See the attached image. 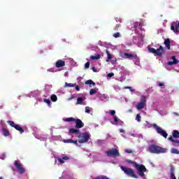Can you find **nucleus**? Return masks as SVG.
Wrapping results in <instances>:
<instances>
[{
  "instance_id": "864d4df0",
  "label": "nucleus",
  "mask_w": 179,
  "mask_h": 179,
  "mask_svg": "<svg viewBox=\"0 0 179 179\" xmlns=\"http://www.w3.org/2000/svg\"><path fill=\"white\" fill-rule=\"evenodd\" d=\"M128 89H129V91H130V92H134V90L132 89L131 87H128Z\"/></svg>"
},
{
  "instance_id": "b1692460",
  "label": "nucleus",
  "mask_w": 179,
  "mask_h": 179,
  "mask_svg": "<svg viewBox=\"0 0 179 179\" xmlns=\"http://www.w3.org/2000/svg\"><path fill=\"white\" fill-rule=\"evenodd\" d=\"M173 138H179V131L177 130H174L172 134Z\"/></svg>"
},
{
  "instance_id": "a18cd8bd",
  "label": "nucleus",
  "mask_w": 179,
  "mask_h": 179,
  "mask_svg": "<svg viewBox=\"0 0 179 179\" xmlns=\"http://www.w3.org/2000/svg\"><path fill=\"white\" fill-rule=\"evenodd\" d=\"M48 72H55V69H54V68H52V69H48Z\"/></svg>"
},
{
  "instance_id": "7ed1b4c3",
  "label": "nucleus",
  "mask_w": 179,
  "mask_h": 179,
  "mask_svg": "<svg viewBox=\"0 0 179 179\" xmlns=\"http://www.w3.org/2000/svg\"><path fill=\"white\" fill-rule=\"evenodd\" d=\"M77 138H78L79 143H86V142H89L90 135H89V133H81Z\"/></svg>"
},
{
  "instance_id": "13d9d810",
  "label": "nucleus",
  "mask_w": 179,
  "mask_h": 179,
  "mask_svg": "<svg viewBox=\"0 0 179 179\" xmlns=\"http://www.w3.org/2000/svg\"><path fill=\"white\" fill-rule=\"evenodd\" d=\"M0 179H3V178L1 176V177H0Z\"/></svg>"
},
{
  "instance_id": "4d7b16f0",
  "label": "nucleus",
  "mask_w": 179,
  "mask_h": 179,
  "mask_svg": "<svg viewBox=\"0 0 179 179\" xmlns=\"http://www.w3.org/2000/svg\"><path fill=\"white\" fill-rule=\"evenodd\" d=\"M175 115H178V113H174Z\"/></svg>"
},
{
  "instance_id": "f704fd0d",
  "label": "nucleus",
  "mask_w": 179,
  "mask_h": 179,
  "mask_svg": "<svg viewBox=\"0 0 179 179\" xmlns=\"http://www.w3.org/2000/svg\"><path fill=\"white\" fill-rule=\"evenodd\" d=\"M96 93H97V91L96 90H94V89H92L90 91V94L91 96H93V94H96Z\"/></svg>"
},
{
  "instance_id": "6e6552de",
  "label": "nucleus",
  "mask_w": 179,
  "mask_h": 179,
  "mask_svg": "<svg viewBox=\"0 0 179 179\" xmlns=\"http://www.w3.org/2000/svg\"><path fill=\"white\" fill-rule=\"evenodd\" d=\"M154 127H155V129L157 134H159V135H162V136H163L164 138H167V136H169V134H167V132L163 130L162 127L157 126V124H154Z\"/></svg>"
},
{
  "instance_id": "a211bd4d",
  "label": "nucleus",
  "mask_w": 179,
  "mask_h": 179,
  "mask_svg": "<svg viewBox=\"0 0 179 179\" xmlns=\"http://www.w3.org/2000/svg\"><path fill=\"white\" fill-rule=\"evenodd\" d=\"M14 128L17 131H19L20 134H23V132H24V129H23V128H22V127H20L19 124H16Z\"/></svg>"
},
{
  "instance_id": "f8f14e48",
  "label": "nucleus",
  "mask_w": 179,
  "mask_h": 179,
  "mask_svg": "<svg viewBox=\"0 0 179 179\" xmlns=\"http://www.w3.org/2000/svg\"><path fill=\"white\" fill-rule=\"evenodd\" d=\"M56 68H62L65 66V61L59 59L55 63Z\"/></svg>"
},
{
  "instance_id": "09e8293b",
  "label": "nucleus",
  "mask_w": 179,
  "mask_h": 179,
  "mask_svg": "<svg viewBox=\"0 0 179 179\" xmlns=\"http://www.w3.org/2000/svg\"><path fill=\"white\" fill-rule=\"evenodd\" d=\"M138 22H134V29H136V27H138Z\"/></svg>"
},
{
  "instance_id": "8fccbe9b",
  "label": "nucleus",
  "mask_w": 179,
  "mask_h": 179,
  "mask_svg": "<svg viewBox=\"0 0 179 179\" xmlns=\"http://www.w3.org/2000/svg\"><path fill=\"white\" fill-rule=\"evenodd\" d=\"M76 90L77 92H79V90H80V88L79 87V85H76Z\"/></svg>"
},
{
  "instance_id": "72a5a7b5",
  "label": "nucleus",
  "mask_w": 179,
  "mask_h": 179,
  "mask_svg": "<svg viewBox=\"0 0 179 179\" xmlns=\"http://www.w3.org/2000/svg\"><path fill=\"white\" fill-rule=\"evenodd\" d=\"M7 122H8V124H9V125H10V127H12L13 128H15V126L16 125V124H15V122H13V121H12V120H8Z\"/></svg>"
},
{
  "instance_id": "c756f323",
  "label": "nucleus",
  "mask_w": 179,
  "mask_h": 179,
  "mask_svg": "<svg viewBox=\"0 0 179 179\" xmlns=\"http://www.w3.org/2000/svg\"><path fill=\"white\" fill-rule=\"evenodd\" d=\"M50 100H52V101H53V102H55V101H57V100H58V97H57V95L52 94L50 96Z\"/></svg>"
},
{
  "instance_id": "a19ab883",
  "label": "nucleus",
  "mask_w": 179,
  "mask_h": 179,
  "mask_svg": "<svg viewBox=\"0 0 179 179\" xmlns=\"http://www.w3.org/2000/svg\"><path fill=\"white\" fill-rule=\"evenodd\" d=\"M90 66V62H87V63H85V69H89Z\"/></svg>"
},
{
  "instance_id": "6ab92c4d",
  "label": "nucleus",
  "mask_w": 179,
  "mask_h": 179,
  "mask_svg": "<svg viewBox=\"0 0 179 179\" xmlns=\"http://www.w3.org/2000/svg\"><path fill=\"white\" fill-rule=\"evenodd\" d=\"M1 131L4 136H9L10 135L9 130H8L6 128H3Z\"/></svg>"
},
{
  "instance_id": "412c9836",
  "label": "nucleus",
  "mask_w": 179,
  "mask_h": 179,
  "mask_svg": "<svg viewBox=\"0 0 179 179\" xmlns=\"http://www.w3.org/2000/svg\"><path fill=\"white\" fill-rule=\"evenodd\" d=\"M106 55H107V59H106V62H109L110 59H113V55H111L110 54V51H108V50H106Z\"/></svg>"
},
{
  "instance_id": "3c124183",
  "label": "nucleus",
  "mask_w": 179,
  "mask_h": 179,
  "mask_svg": "<svg viewBox=\"0 0 179 179\" xmlns=\"http://www.w3.org/2000/svg\"><path fill=\"white\" fill-rule=\"evenodd\" d=\"M93 72H97V69H96V67H92Z\"/></svg>"
},
{
  "instance_id": "603ef678",
  "label": "nucleus",
  "mask_w": 179,
  "mask_h": 179,
  "mask_svg": "<svg viewBox=\"0 0 179 179\" xmlns=\"http://www.w3.org/2000/svg\"><path fill=\"white\" fill-rule=\"evenodd\" d=\"M159 87H162V86H164V84H163L162 83H159Z\"/></svg>"
},
{
  "instance_id": "f03ea898",
  "label": "nucleus",
  "mask_w": 179,
  "mask_h": 179,
  "mask_svg": "<svg viewBox=\"0 0 179 179\" xmlns=\"http://www.w3.org/2000/svg\"><path fill=\"white\" fill-rule=\"evenodd\" d=\"M120 169L122 171H124L126 176H128V177H131L132 178H138V176L135 174L134 169L131 168H127L125 166H120Z\"/></svg>"
},
{
  "instance_id": "c03bdc74",
  "label": "nucleus",
  "mask_w": 179,
  "mask_h": 179,
  "mask_svg": "<svg viewBox=\"0 0 179 179\" xmlns=\"http://www.w3.org/2000/svg\"><path fill=\"white\" fill-rule=\"evenodd\" d=\"M125 152L126 153H132V150H131V149H126L125 150Z\"/></svg>"
},
{
  "instance_id": "4be33fe9",
  "label": "nucleus",
  "mask_w": 179,
  "mask_h": 179,
  "mask_svg": "<svg viewBox=\"0 0 179 179\" xmlns=\"http://www.w3.org/2000/svg\"><path fill=\"white\" fill-rule=\"evenodd\" d=\"M127 163H129V164H133L134 167H136L138 163L135 161H132L131 159H127L126 160Z\"/></svg>"
},
{
  "instance_id": "c85d7f7f",
  "label": "nucleus",
  "mask_w": 179,
  "mask_h": 179,
  "mask_svg": "<svg viewBox=\"0 0 179 179\" xmlns=\"http://www.w3.org/2000/svg\"><path fill=\"white\" fill-rule=\"evenodd\" d=\"M121 27V24H117L113 29V31H118V29Z\"/></svg>"
},
{
  "instance_id": "6e6d98bb",
  "label": "nucleus",
  "mask_w": 179,
  "mask_h": 179,
  "mask_svg": "<svg viewBox=\"0 0 179 179\" xmlns=\"http://www.w3.org/2000/svg\"><path fill=\"white\" fill-rule=\"evenodd\" d=\"M73 99H75V96H71V97L69 98V100H73Z\"/></svg>"
},
{
  "instance_id": "680f3d73",
  "label": "nucleus",
  "mask_w": 179,
  "mask_h": 179,
  "mask_svg": "<svg viewBox=\"0 0 179 179\" xmlns=\"http://www.w3.org/2000/svg\"><path fill=\"white\" fill-rule=\"evenodd\" d=\"M178 179H179V177H178Z\"/></svg>"
},
{
  "instance_id": "0eeeda50",
  "label": "nucleus",
  "mask_w": 179,
  "mask_h": 179,
  "mask_svg": "<svg viewBox=\"0 0 179 179\" xmlns=\"http://www.w3.org/2000/svg\"><path fill=\"white\" fill-rule=\"evenodd\" d=\"M137 110H142L146 107V96L143 95L141 99V101L136 105Z\"/></svg>"
},
{
  "instance_id": "2f4dec72",
  "label": "nucleus",
  "mask_w": 179,
  "mask_h": 179,
  "mask_svg": "<svg viewBox=\"0 0 179 179\" xmlns=\"http://www.w3.org/2000/svg\"><path fill=\"white\" fill-rule=\"evenodd\" d=\"M148 52H151V54H156L157 55V50L153 48H149Z\"/></svg>"
},
{
  "instance_id": "9b49d317",
  "label": "nucleus",
  "mask_w": 179,
  "mask_h": 179,
  "mask_svg": "<svg viewBox=\"0 0 179 179\" xmlns=\"http://www.w3.org/2000/svg\"><path fill=\"white\" fill-rule=\"evenodd\" d=\"M166 53V50H164V48L163 46L160 45L158 49H157V55L158 57H162L163 54Z\"/></svg>"
},
{
  "instance_id": "f3484780",
  "label": "nucleus",
  "mask_w": 179,
  "mask_h": 179,
  "mask_svg": "<svg viewBox=\"0 0 179 179\" xmlns=\"http://www.w3.org/2000/svg\"><path fill=\"white\" fill-rule=\"evenodd\" d=\"M80 131L78 129L71 128L69 130V134L71 135V134H79Z\"/></svg>"
},
{
  "instance_id": "a878e982",
  "label": "nucleus",
  "mask_w": 179,
  "mask_h": 179,
  "mask_svg": "<svg viewBox=\"0 0 179 179\" xmlns=\"http://www.w3.org/2000/svg\"><path fill=\"white\" fill-rule=\"evenodd\" d=\"M85 85H92L94 86H96V83L93 82V80H88L85 81Z\"/></svg>"
},
{
  "instance_id": "cd10ccee",
  "label": "nucleus",
  "mask_w": 179,
  "mask_h": 179,
  "mask_svg": "<svg viewBox=\"0 0 179 179\" xmlns=\"http://www.w3.org/2000/svg\"><path fill=\"white\" fill-rule=\"evenodd\" d=\"M100 55H96L95 56H91L90 59H92V61H94L96 59H100Z\"/></svg>"
},
{
  "instance_id": "4468645a",
  "label": "nucleus",
  "mask_w": 179,
  "mask_h": 179,
  "mask_svg": "<svg viewBox=\"0 0 179 179\" xmlns=\"http://www.w3.org/2000/svg\"><path fill=\"white\" fill-rule=\"evenodd\" d=\"M169 141H171V142H173L172 145L175 146L176 148H177V146H179V141L174 140V138H173V136H170L169 137Z\"/></svg>"
},
{
  "instance_id": "37998d69",
  "label": "nucleus",
  "mask_w": 179,
  "mask_h": 179,
  "mask_svg": "<svg viewBox=\"0 0 179 179\" xmlns=\"http://www.w3.org/2000/svg\"><path fill=\"white\" fill-rule=\"evenodd\" d=\"M63 160H69L71 158L67 156H62Z\"/></svg>"
},
{
  "instance_id": "c9c22d12",
  "label": "nucleus",
  "mask_w": 179,
  "mask_h": 179,
  "mask_svg": "<svg viewBox=\"0 0 179 179\" xmlns=\"http://www.w3.org/2000/svg\"><path fill=\"white\" fill-rule=\"evenodd\" d=\"M113 37H115V38H118L119 37H121V34L120 32H117L113 34Z\"/></svg>"
},
{
  "instance_id": "052dcab7",
  "label": "nucleus",
  "mask_w": 179,
  "mask_h": 179,
  "mask_svg": "<svg viewBox=\"0 0 179 179\" xmlns=\"http://www.w3.org/2000/svg\"><path fill=\"white\" fill-rule=\"evenodd\" d=\"M3 156L5 157V154H3Z\"/></svg>"
},
{
  "instance_id": "ddd939ff",
  "label": "nucleus",
  "mask_w": 179,
  "mask_h": 179,
  "mask_svg": "<svg viewBox=\"0 0 179 179\" xmlns=\"http://www.w3.org/2000/svg\"><path fill=\"white\" fill-rule=\"evenodd\" d=\"M170 178L171 179H177L176 178V175L174 174V171H175V169H174V166L171 165L170 166Z\"/></svg>"
},
{
  "instance_id": "de8ad7c7",
  "label": "nucleus",
  "mask_w": 179,
  "mask_h": 179,
  "mask_svg": "<svg viewBox=\"0 0 179 179\" xmlns=\"http://www.w3.org/2000/svg\"><path fill=\"white\" fill-rule=\"evenodd\" d=\"M113 76H114L113 73H110L108 74V78H113Z\"/></svg>"
},
{
  "instance_id": "58836bf2",
  "label": "nucleus",
  "mask_w": 179,
  "mask_h": 179,
  "mask_svg": "<svg viewBox=\"0 0 179 179\" xmlns=\"http://www.w3.org/2000/svg\"><path fill=\"white\" fill-rule=\"evenodd\" d=\"M85 113L87 114H90V107H89V106L85 107Z\"/></svg>"
},
{
  "instance_id": "4c0bfd02",
  "label": "nucleus",
  "mask_w": 179,
  "mask_h": 179,
  "mask_svg": "<svg viewBox=\"0 0 179 179\" xmlns=\"http://www.w3.org/2000/svg\"><path fill=\"white\" fill-rule=\"evenodd\" d=\"M113 120L114 122H115V125H117V122L120 121V119H118V117L114 116Z\"/></svg>"
},
{
  "instance_id": "5701e85b",
  "label": "nucleus",
  "mask_w": 179,
  "mask_h": 179,
  "mask_svg": "<svg viewBox=\"0 0 179 179\" xmlns=\"http://www.w3.org/2000/svg\"><path fill=\"white\" fill-rule=\"evenodd\" d=\"M124 57H126V58H128L129 59H132V58H135V55L132 54L124 53Z\"/></svg>"
},
{
  "instance_id": "9d476101",
  "label": "nucleus",
  "mask_w": 179,
  "mask_h": 179,
  "mask_svg": "<svg viewBox=\"0 0 179 179\" xmlns=\"http://www.w3.org/2000/svg\"><path fill=\"white\" fill-rule=\"evenodd\" d=\"M171 30L174 31V33H178L179 32V22H173L172 23L171 26Z\"/></svg>"
},
{
  "instance_id": "5fc2aeb1",
  "label": "nucleus",
  "mask_w": 179,
  "mask_h": 179,
  "mask_svg": "<svg viewBox=\"0 0 179 179\" xmlns=\"http://www.w3.org/2000/svg\"><path fill=\"white\" fill-rule=\"evenodd\" d=\"M120 132L124 134V132H125V131L124 129H120Z\"/></svg>"
},
{
  "instance_id": "e433bc0d",
  "label": "nucleus",
  "mask_w": 179,
  "mask_h": 179,
  "mask_svg": "<svg viewBox=\"0 0 179 179\" xmlns=\"http://www.w3.org/2000/svg\"><path fill=\"white\" fill-rule=\"evenodd\" d=\"M43 101L46 104L51 106V101H50V99H44Z\"/></svg>"
},
{
  "instance_id": "1a4fd4ad",
  "label": "nucleus",
  "mask_w": 179,
  "mask_h": 179,
  "mask_svg": "<svg viewBox=\"0 0 179 179\" xmlns=\"http://www.w3.org/2000/svg\"><path fill=\"white\" fill-rule=\"evenodd\" d=\"M74 122H76V128H77V129H80V128H83L85 125L83 124V122H82L80 119H76V120H74Z\"/></svg>"
},
{
  "instance_id": "f257e3e1",
  "label": "nucleus",
  "mask_w": 179,
  "mask_h": 179,
  "mask_svg": "<svg viewBox=\"0 0 179 179\" xmlns=\"http://www.w3.org/2000/svg\"><path fill=\"white\" fill-rule=\"evenodd\" d=\"M150 153H155V155H160V153H167V148H163L157 145L151 144L148 147Z\"/></svg>"
},
{
  "instance_id": "bf43d9fd",
  "label": "nucleus",
  "mask_w": 179,
  "mask_h": 179,
  "mask_svg": "<svg viewBox=\"0 0 179 179\" xmlns=\"http://www.w3.org/2000/svg\"><path fill=\"white\" fill-rule=\"evenodd\" d=\"M124 89H128V87H125Z\"/></svg>"
},
{
  "instance_id": "393cba45",
  "label": "nucleus",
  "mask_w": 179,
  "mask_h": 179,
  "mask_svg": "<svg viewBox=\"0 0 179 179\" xmlns=\"http://www.w3.org/2000/svg\"><path fill=\"white\" fill-rule=\"evenodd\" d=\"M76 106H78V104H83V98L82 97H78L77 99V102L76 103Z\"/></svg>"
},
{
  "instance_id": "423d86ee",
  "label": "nucleus",
  "mask_w": 179,
  "mask_h": 179,
  "mask_svg": "<svg viewBox=\"0 0 179 179\" xmlns=\"http://www.w3.org/2000/svg\"><path fill=\"white\" fill-rule=\"evenodd\" d=\"M14 166L17 169V170L18 171L20 174H23L26 172V170L23 167V165H22V164H20V161L15 160L14 162Z\"/></svg>"
},
{
  "instance_id": "49530a36",
  "label": "nucleus",
  "mask_w": 179,
  "mask_h": 179,
  "mask_svg": "<svg viewBox=\"0 0 179 179\" xmlns=\"http://www.w3.org/2000/svg\"><path fill=\"white\" fill-rule=\"evenodd\" d=\"M110 115H113V116L115 115V110H110Z\"/></svg>"
},
{
  "instance_id": "bb28decb",
  "label": "nucleus",
  "mask_w": 179,
  "mask_h": 179,
  "mask_svg": "<svg viewBox=\"0 0 179 179\" xmlns=\"http://www.w3.org/2000/svg\"><path fill=\"white\" fill-rule=\"evenodd\" d=\"M64 121L66 122H75L76 119L74 117H67L64 120Z\"/></svg>"
},
{
  "instance_id": "dca6fc26",
  "label": "nucleus",
  "mask_w": 179,
  "mask_h": 179,
  "mask_svg": "<svg viewBox=\"0 0 179 179\" xmlns=\"http://www.w3.org/2000/svg\"><path fill=\"white\" fill-rule=\"evenodd\" d=\"M171 59L173 60V62H169L167 63V65H169V66L177 65V64L178 63V60H177V59L176 58V56H172Z\"/></svg>"
},
{
  "instance_id": "2eb2a0df",
  "label": "nucleus",
  "mask_w": 179,
  "mask_h": 179,
  "mask_svg": "<svg viewBox=\"0 0 179 179\" xmlns=\"http://www.w3.org/2000/svg\"><path fill=\"white\" fill-rule=\"evenodd\" d=\"M64 143H74L76 146H79V143H78V141H74L73 139H66L63 140Z\"/></svg>"
},
{
  "instance_id": "aec40b11",
  "label": "nucleus",
  "mask_w": 179,
  "mask_h": 179,
  "mask_svg": "<svg viewBox=\"0 0 179 179\" xmlns=\"http://www.w3.org/2000/svg\"><path fill=\"white\" fill-rule=\"evenodd\" d=\"M164 44L166 45L167 50H170V38H166L164 41Z\"/></svg>"
},
{
  "instance_id": "7c9ffc66",
  "label": "nucleus",
  "mask_w": 179,
  "mask_h": 179,
  "mask_svg": "<svg viewBox=\"0 0 179 179\" xmlns=\"http://www.w3.org/2000/svg\"><path fill=\"white\" fill-rule=\"evenodd\" d=\"M171 153H173V155H179V151L176 148H172L171 150Z\"/></svg>"
},
{
  "instance_id": "79ce46f5",
  "label": "nucleus",
  "mask_w": 179,
  "mask_h": 179,
  "mask_svg": "<svg viewBox=\"0 0 179 179\" xmlns=\"http://www.w3.org/2000/svg\"><path fill=\"white\" fill-rule=\"evenodd\" d=\"M57 161L59 162V163H61V164H64V163H65V161H64L62 158H58Z\"/></svg>"
},
{
  "instance_id": "473e14b6",
  "label": "nucleus",
  "mask_w": 179,
  "mask_h": 179,
  "mask_svg": "<svg viewBox=\"0 0 179 179\" xmlns=\"http://www.w3.org/2000/svg\"><path fill=\"white\" fill-rule=\"evenodd\" d=\"M76 84L65 83L66 87H75Z\"/></svg>"
},
{
  "instance_id": "39448f33",
  "label": "nucleus",
  "mask_w": 179,
  "mask_h": 179,
  "mask_svg": "<svg viewBox=\"0 0 179 179\" xmlns=\"http://www.w3.org/2000/svg\"><path fill=\"white\" fill-rule=\"evenodd\" d=\"M105 153L108 157H115L117 156H120V152H118V150L115 148H112L110 150L105 151Z\"/></svg>"
},
{
  "instance_id": "20e7f679",
  "label": "nucleus",
  "mask_w": 179,
  "mask_h": 179,
  "mask_svg": "<svg viewBox=\"0 0 179 179\" xmlns=\"http://www.w3.org/2000/svg\"><path fill=\"white\" fill-rule=\"evenodd\" d=\"M136 170H137V172L138 173V176L140 177H145V173L148 171V169L143 164H136V166L134 167Z\"/></svg>"
},
{
  "instance_id": "ea45409f",
  "label": "nucleus",
  "mask_w": 179,
  "mask_h": 179,
  "mask_svg": "<svg viewBox=\"0 0 179 179\" xmlns=\"http://www.w3.org/2000/svg\"><path fill=\"white\" fill-rule=\"evenodd\" d=\"M141 114H137L136 117V120L138 121V122H141Z\"/></svg>"
}]
</instances>
